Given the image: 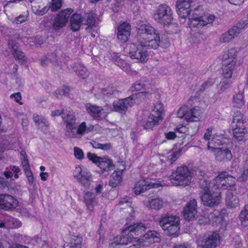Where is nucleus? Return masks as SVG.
I'll return each mask as SVG.
<instances>
[{"label":"nucleus","instance_id":"nucleus-33","mask_svg":"<svg viewBox=\"0 0 248 248\" xmlns=\"http://www.w3.org/2000/svg\"><path fill=\"white\" fill-rule=\"evenodd\" d=\"M232 103L233 107L241 108L245 104L244 92L243 90L239 91L233 95Z\"/></svg>","mask_w":248,"mask_h":248},{"label":"nucleus","instance_id":"nucleus-3","mask_svg":"<svg viewBox=\"0 0 248 248\" xmlns=\"http://www.w3.org/2000/svg\"><path fill=\"white\" fill-rule=\"evenodd\" d=\"M138 36L141 44L145 46L156 49L159 46V33L149 24L142 22L139 25Z\"/></svg>","mask_w":248,"mask_h":248},{"label":"nucleus","instance_id":"nucleus-9","mask_svg":"<svg viewBox=\"0 0 248 248\" xmlns=\"http://www.w3.org/2000/svg\"><path fill=\"white\" fill-rule=\"evenodd\" d=\"M151 93L149 92H140L137 94H133L130 96L117 101L113 103L114 111L121 113H124L128 107L132 106L136 103V99L137 96L141 97L145 93Z\"/></svg>","mask_w":248,"mask_h":248},{"label":"nucleus","instance_id":"nucleus-29","mask_svg":"<svg viewBox=\"0 0 248 248\" xmlns=\"http://www.w3.org/2000/svg\"><path fill=\"white\" fill-rule=\"evenodd\" d=\"M227 207L230 209H234L239 206V199L238 197L233 194L232 190H228L226 193L225 199Z\"/></svg>","mask_w":248,"mask_h":248},{"label":"nucleus","instance_id":"nucleus-30","mask_svg":"<svg viewBox=\"0 0 248 248\" xmlns=\"http://www.w3.org/2000/svg\"><path fill=\"white\" fill-rule=\"evenodd\" d=\"M162 119L159 116H156L153 114H150L146 120L143 122L142 125L144 129L152 130L156 125L159 124L162 121Z\"/></svg>","mask_w":248,"mask_h":248},{"label":"nucleus","instance_id":"nucleus-21","mask_svg":"<svg viewBox=\"0 0 248 248\" xmlns=\"http://www.w3.org/2000/svg\"><path fill=\"white\" fill-rule=\"evenodd\" d=\"M237 62V51L234 48H231L224 51L222 64L225 65L236 66Z\"/></svg>","mask_w":248,"mask_h":248},{"label":"nucleus","instance_id":"nucleus-58","mask_svg":"<svg viewBox=\"0 0 248 248\" xmlns=\"http://www.w3.org/2000/svg\"><path fill=\"white\" fill-rule=\"evenodd\" d=\"M70 112H73V111L70 109H69V110H67V109H66V110L57 109V110L52 111L51 116L52 117H55V116H58L62 115V119H63V115H65V116H66L67 114L68 113H70Z\"/></svg>","mask_w":248,"mask_h":248},{"label":"nucleus","instance_id":"nucleus-34","mask_svg":"<svg viewBox=\"0 0 248 248\" xmlns=\"http://www.w3.org/2000/svg\"><path fill=\"white\" fill-rule=\"evenodd\" d=\"M82 17L80 15L75 13L72 15L70 19V28L74 31H78L81 25Z\"/></svg>","mask_w":248,"mask_h":248},{"label":"nucleus","instance_id":"nucleus-59","mask_svg":"<svg viewBox=\"0 0 248 248\" xmlns=\"http://www.w3.org/2000/svg\"><path fill=\"white\" fill-rule=\"evenodd\" d=\"M62 6V0H52L51 5L48 7L52 12H55Z\"/></svg>","mask_w":248,"mask_h":248},{"label":"nucleus","instance_id":"nucleus-25","mask_svg":"<svg viewBox=\"0 0 248 248\" xmlns=\"http://www.w3.org/2000/svg\"><path fill=\"white\" fill-rule=\"evenodd\" d=\"M140 240L141 246H149L159 241V234L155 231H149Z\"/></svg>","mask_w":248,"mask_h":248},{"label":"nucleus","instance_id":"nucleus-49","mask_svg":"<svg viewBox=\"0 0 248 248\" xmlns=\"http://www.w3.org/2000/svg\"><path fill=\"white\" fill-rule=\"evenodd\" d=\"M100 91L102 93V94H99L96 95V98L98 99L103 98L105 95L108 94H114L117 92L115 89L111 87H108L106 89H101Z\"/></svg>","mask_w":248,"mask_h":248},{"label":"nucleus","instance_id":"nucleus-56","mask_svg":"<svg viewBox=\"0 0 248 248\" xmlns=\"http://www.w3.org/2000/svg\"><path fill=\"white\" fill-rule=\"evenodd\" d=\"M188 111V108L186 106H183L180 107L177 112V116L180 118H184L186 121V115Z\"/></svg>","mask_w":248,"mask_h":248},{"label":"nucleus","instance_id":"nucleus-11","mask_svg":"<svg viewBox=\"0 0 248 248\" xmlns=\"http://www.w3.org/2000/svg\"><path fill=\"white\" fill-rule=\"evenodd\" d=\"M138 45L132 44L130 46L129 56L133 59H136L139 62H145L149 58L147 51L145 48H151L141 44V41H139Z\"/></svg>","mask_w":248,"mask_h":248},{"label":"nucleus","instance_id":"nucleus-23","mask_svg":"<svg viewBox=\"0 0 248 248\" xmlns=\"http://www.w3.org/2000/svg\"><path fill=\"white\" fill-rule=\"evenodd\" d=\"M117 31V36L119 41L122 43L127 42L131 33L130 24L126 22H124L118 27Z\"/></svg>","mask_w":248,"mask_h":248},{"label":"nucleus","instance_id":"nucleus-14","mask_svg":"<svg viewBox=\"0 0 248 248\" xmlns=\"http://www.w3.org/2000/svg\"><path fill=\"white\" fill-rule=\"evenodd\" d=\"M149 178H142L137 181L133 188V191L136 195L140 194L153 188L162 186L160 182H154Z\"/></svg>","mask_w":248,"mask_h":248},{"label":"nucleus","instance_id":"nucleus-19","mask_svg":"<svg viewBox=\"0 0 248 248\" xmlns=\"http://www.w3.org/2000/svg\"><path fill=\"white\" fill-rule=\"evenodd\" d=\"M210 151L214 153L216 160L218 162H227L232 158L231 151L227 147H218Z\"/></svg>","mask_w":248,"mask_h":248},{"label":"nucleus","instance_id":"nucleus-48","mask_svg":"<svg viewBox=\"0 0 248 248\" xmlns=\"http://www.w3.org/2000/svg\"><path fill=\"white\" fill-rule=\"evenodd\" d=\"M233 82L234 81L222 78L219 85V93H222L227 91Z\"/></svg>","mask_w":248,"mask_h":248},{"label":"nucleus","instance_id":"nucleus-41","mask_svg":"<svg viewBox=\"0 0 248 248\" xmlns=\"http://www.w3.org/2000/svg\"><path fill=\"white\" fill-rule=\"evenodd\" d=\"M248 133V130L245 125L242 126H235L233 129V135L234 137L239 140H242V138Z\"/></svg>","mask_w":248,"mask_h":248},{"label":"nucleus","instance_id":"nucleus-40","mask_svg":"<svg viewBox=\"0 0 248 248\" xmlns=\"http://www.w3.org/2000/svg\"><path fill=\"white\" fill-rule=\"evenodd\" d=\"M240 224L248 228V204L245 205L238 216Z\"/></svg>","mask_w":248,"mask_h":248},{"label":"nucleus","instance_id":"nucleus-44","mask_svg":"<svg viewBox=\"0 0 248 248\" xmlns=\"http://www.w3.org/2000/svg\"><path fill=\"white\" fill-rule=\"evenodd\" d=\"M74 71L83 78H85L88 76V72L87 68L80 63L74 64L72 67Z\"/></svg>","mask_w":248,"mask_h":248},{"label":"nucleus","instance_id":"nucleus-53","mask_svg":"<svg viewBox=\"0 0 248 248\" xmlns=\"http://www.w3.org/2000/svg\"><path fill=\"white\" fill-rule=\"evenodd\" d=\"M181 151V150L179 149L178 151L170 152L168 154L167 157L170 163H172L177 159Z\"/></svg>","mask_w":248,"mask_h":248},{"label":"nucleus","instance_id":"nucleus-13","mask_svg":"<svg viewBox=\"0 0 248 248\" xmlns=\"http://www.w3.org/2000/svg\"><path fill=\"white\" fill-rule=\"evenodd\" d=\"M221 242V237L214 232L207 237L200 236L197 240L198 247L201 248H216Z\"/></svg>","mask_w":248,"mask_h":248},{"label":"nucleus","instance_id":"nucleus-47","mask_svg":"<svg viewBox=\"0 0 248 248\" xmlns=\"http://www.w3.org/2000/svg\"><path fill=\"white\" fill-rule=\"evenodd\" d=\"M236 179L239 182H246L248 179V169L243 168L239 169Z\"/></svg>","mask_w":248,"mask_h":248},{"label":"nucleus","instance_id":"nucleus-26","mask_svg":"<svg viewBox=\"0 0 248 248\" xmlns=\"http://www.w3.org/2000/svg\"><path fill=\"white\" fill-rule=\"evenodd\" d=\"M228 140V139L225 138L223 135L215 133L211 140L208 142L207 149L211 151L212 149H217V147L216 146L226 143Z\"/></svg>","mask_w":248,"mask_h":248},{"label":"nucleus","instance_id":"nucleus-32","mask_svg":"<svg viewBox=\"0 0 248 248\" xmlns=\"http://www.w3.org/2000/svg\"><path fill=\"white\" fill-rule=\"evenodd\" d=\"M202 114V110L198 107H196L188 109L186 115V122H198L201 118Z\"/></svg>","mask_w":248,"mask_h":248},{"label":"nucleus","instance_id":"nucleus-35","mask_svg":"<svg viewBox=\"0 0 248 248\" xmlns=\"http://www.w3.org/2000/svg\"><path fill=\"white\" fill-rule=\"evenodd\" d=\"M143 203L147 207L156 210L160 209L163 204V202L160 198H156L152 200L144 201Z\"/></svg>","mask_w":248,"mask_h":248},{"label":"nucleus","instance_id":"nucleus-4","mask_svg":"<svg viewBox=\"0 0 248 248\" xmlns=\"http://www.w3.org/2000/svg\"><path fill=\"white\" fill-rule=\"evenodd\" d=\"M63 120L66 124V135L72 138H79L84 134L93 130L94 126L87 125L86 122H82L76 128V119L73 112H70L66 116L63 115Z\"/></svg>","mask_w":248,"mask_h":248},{"label":"nucleus","instance_id":"nucleus-24","mask_svg":"<svg viewBox=\"0 0 248 248\" xmlns=\"http://www.w3.org/2000/svg\"><path fill=\"white\" fill-rule=\"evenodd\" d=\"M29 2L31 4L32 12L36 15L42 16L49 9L43 0H29Z\"/></svg>","mask_w":248,"mask_h":248},{"label":"nucleus","instance_id":"nucleus-10","mask_svg":"<svg viewBox=\"0 0 248 248\" xmlns=\"http://www.w3.org/2000/svg\"><path fill=\"white\" fill-rule=\"evenodd\" d=\"M87 157L90 161L95 164L101 169L98 172L100 174L111 170L114 166L111 159L107 156L100 157L94 153L88 152Z\"/></svg>","mask_w":248,"mask_h":248},{"label":"nucleus","instance_id":"nucleus-43","mask_svg":"<svg viewBox=\"0 0 248 248\" xmlns=\"http://www.w3.org/2000/svg\"><path fill=\"white\" fill-rule=\"evenodd\" d=\"M163 113L164 108L163 104L159 101H157L154 104L150 113L156 116H159L160 118L163 119Z\"/></svg>","mask_w":248,"mask_h":248},{"label":"nucleus","instance_id":"nucleus-22","mask_svg":"<svg viewBox=\"0 0 248 248\" xmlns=\"http://www.w3.org/2000/svg\"><path fill=\"white\" fill-rule=\"evenodd\" d=\"M85 108L87 112L95 119L101 120L106 118V114L101 107L88 103L85 105Z\"/></svg>","mask_w":248,"mask_h":248},{"label":"nucleus","instance_id":"nucleus-57","mask_svg":"<svg viewBox=\"0 0 248 248\" xmlns=\"http://www.w3.org/2000/svg\"><path fill=\"white\" fill-rule=\"evenodd\" d=\"M143 88H146L145 84L142 81H137L132 85L131 90L132 91H138Z\"/></svg>","mask_w":248,"mask_h":248},{"label":"nucleus","instance_id":"nucleus-61","mask_svg":"<svg viewBox=\"0 0 248 248\" xmlns=\"http://www.w3.org/2000/svg\"><path fill=\"white\" fill-rule=\"evenodd\" d=\"M10 98L12 99H14L15 101L21 104L22 103L20 102L22 97L20 93H16L12 94L10 95Z\"/></svg>","mask_w":248,"mask_h":248},{"label":"nucleus","instance_id":"nucleus-5","mask_svg":"<svg viewBox=\"0 0 248 248\" xmlns=\"http://www.w3.org/2000/svg\"><path fill=\"white\" fill-rule=\"evenodd\" d=\"M192 175L189 169L186 166H180L173 171L170 179L173 186H186L190 184Z\"/></svg>","mask_w":248,"mask_h":248},{"label":"nucleus","instance_id":"nucleus-2","mask_svg":"<svg viewBox=\"0 0 248 248\" xmlns=\"http://www.w3.org/2000/svg\"><path fill=\"white\" fill-rule=\"evenodd\" d=\"M192 2V0H177L176 9L179 16L185 18L190 16L188 25L191 29L202 28L212 23L215 19V16L208 13L201 15L200 12L202 11L201 6L195 8L192 11V14L190 15V5Z\"/></svg>","mask_w":248,"mask_h":248},{"label":"nucleus","instance_id":"nucleus-20","mask_svg":"<svg viewBox=\"0 0 248 248\" xmlns=\"http://www.w3.org/2000/svg\"><path fill=\"white\" fill-rule=\"evenodd\" d=\"M197 213V202L195 199H192L184 208L183 214L185 219L188 221L195 218Z\"/></svg>","mask_w":248,"mask_h":248},{"label":"nucleus","instance_id":"nucleus-38","mask_svg":"<svg viewBox=\"0 0 248 248\" xmlns=\"http://www.w3.org/2000/svg\"><path fill=\"white\" fill-rule=\"evenodd\" d=\"M21 174L20 169L16 166H10L6 168L4 172V174L7 178H11L14 176L16 179H17Z\"/></svg>","mask_w":248,"mask_h":248},{"label":"nucleus","instance_id":"nucleus-42","mask_svg":"<svg viewBox=\"0 0 248 248\" xmlns=\"http://www.w3.org/2000/svg\"><path fill=\"white\" fill-rule=\"evenodd\" d=\"M4 221L7 225V227L11 229H16L21 227L22 223L17 218L10 216H6L4 218Z\"/></svg>","mask_w":248,"mask_h":248},{"label":"nucleus","instance_id":"nucleus-31","mask_svg":"<svg viewBox=\"0 0 248 248\" xmlns=\"http://www.w3.org/2000/svg\"><path fill=\"white\" fill-rule=\"evenodd\" d=\"M122 167L119 170H115L111 175L109 180V185L112 187L119 186L122 181V173L125 170V167L122 164Z\"/></svg>","mask_w":248,"mask_h":248},{"label":"nucleus","instance_id":"nucleus-6","mask_svg":"<svg viewBox=\"0 0 248 248\" xmlns=\"http://www.w3.org/2000/svg\"><path fill=\"white\" fill-rule=\"evenodd\" d=\"M159 225L167 235L177 236L180 230V218L176 216L165 215L161 217Z\"/></svg>","mask_w":248,"mask_h":248},{"label":"nucleus","instance_id":"nucleus-54","mask_svg":"<svg viewBox=\"0 0 248 248\" xmlns=\"http://www.w3.org/2000/svg\"><path fill=\"white\" fill-rule=\"evenodd\" d=\"M25 175L27 179V182L28 184L33 187V188L35 186V181L33 175V173L31 170H28L24 171Z\"/></svg>","mask_w":248,"mask_h":248},{"label":"nucleus","instance_id":"nucleus-62","mask_svg":"<svg viewBox=\"0 0 248 248\" xmlns=\"http://www.w3.org/2000/svg\"><path fill=\"white\" fill-rule=\"evenodd\" d=\"M102 110L106 114V117H107L108 114L114 111L113 108H112L111 107L108 105H107L102 108Z\"/></svg>","mask_w":248,"mask_h":248},{"label":"nucleus","instance_id":"nucleus-15","mask_svg":"<svg viewBox=\"0 0 248 248\" xmlns=\"http://www.w3.org/2000/svg\"><path fill=\"white\" fill-rule=\"evenodd\" d=\"M74 12L73 9L68 8L62 10L55 17L52 28L55 31H59L64 27L68 22L69 17Z\"/></svg>","mask_w":248,"mask_h":248},{"label":"nucleus","instance_id":"nucleus-60","mask_svg":"<svg viewBox=\"0 0 248 248\" xmlns=\"http://www.w3.org/2000/svg\"><path fill=\"white\" fill-rule=\"evenodd\" d=\"M74 155L75 157L79 160H82L84 158V153L80 148L75 147L74 148Z\"/></svg>","mask_w":248,"mask_h":248},{"label":"nucleus","instance_id":"nucleus-28","mask_svg":"<svg viewBox=\"0 0 248 248\" xmlns=\"http://www.w3.org/2000/svg\"><path fill=\"white\" fill-rule=\"evenodd\" d=\"M8 46L14 56L20 62L22 63L25 61L23 53L19 48L17 44L13 40H10L8 43Z\"/></svg>","mask_w":248,"mask_h":248},{"label":"nucleus","instance_id":"nucleus-45","mask_svg":"<svg viewBox=\"0 0 248 248\" xmlns=\"http://www.w3.org/2000/svg\"><path fill=\"white\" fill-rule=\"evenodd\" d=\"M246 122V118L243 113L238 111L234 113L232 123L235 126H241L244 125Z\"/></svg>","mask_w":248,"mask_h":248},{"label":"nucleus","instance_id":"nucleus-46","mask_svg":"<svg viewBox=\"0 0 248 248\" xmlns=\"http://www.w3.org/2000/svg\"><path fill=\"white\" fill-rule=\"evenodd\" d=\"M82 237L80 235L73 236L70 245H65L64 248H81Z\"/></svg>","mask_w":248,"mask_h":248},{"label":"nucleus","instance_id":"nucleus-52","mask_svg":"<svg viewBox=\"0 0 248 248\" xmlns=\"http://www.w3.org/2000/svg\"><path fill=\"white\" fill-rule=\"evenodd\" d=\"M215 132V129L213 126H210L206 129V131L203 136V139L205 140L209 141L213 137Z\"/></svg>","mask_w":248,"mask_h":248},{"label":"nucleus","instance_id":"nucleus-50","mask_svg":"<svg viewBox=\"0 0 248 248\" xmlns=\"http://www.w3.org/2000/svg\"><path fill=\"white\" fill-rule=\"evenodd\" d=\"M69 88L67 87H62L61 88L57 89L55 94L57 98H62L64 96H66L69 93Z\"/></svg>","mask_w":248,"mask_h":248},{"label":"nucleus","instance_id":"nucleus-55","mask_svg":"<svg viewBox=\"0 0 248 248\" xmlns=\"http://www.w3.org/2000/svg\"><path fill=\"white\" fill-rule=\"evenodd\" d=\"M28 19V15H20L18 17L10 19V21L14 24H21L27 21Z\"/></svg>","mask_w":248,"mask_h":248},{"label":"nucleus","instance_id":"nucleus-1","mask_svg":"<svg viewBox=\"0 0 248 248\" xmlns=\"http://www.w3.org/2000/svg\"><path fill=\"white\" fill-rule=\"evenodd\" d=\"M235 182V178L229 175L226 171L220 172L213 182L204 178L201 179L200 186L201 191L200 196L203 204L210 207L218 205L221 200L220 192L214 191L213 189H227L233 186Z\"/></svg>","mask_w":248,"mask_h":248},{"label":"nucleus","instance_id":"nucleus-17","mask_svg":"<svg viewBox=\"0 0 248 248\" xmlns=\"http://www.w3.org/2000/svg\"><path fill=\"white\" fill-rule=\"evenodd\" d=\"M19 202L16 199L8 194H0V209L6 211L15 210Z\"/></svg>","mask_w":248,"mask_h":248},{"label":"nucleus","instance_id":"nucleus-16","mask_svg":"<svg viewBox=\"0 0 248 248\" xmlns=\"http://www.w3.org/2000/svg\"><path fill=\"white\" fill-rule=\"evenodd\" d=\"M146 227L142 223H134L130 225L127 228L125 229L122 232L121 236L129 237L131 239H139L134 235H139L141 234L145 230Z\"/></svg>","mask_w":248,"mask_h":248},{"label":"nucleus","instance_id":"nucleus-7","mask_svg":"<svg viewBox=\"0 0 248 248\" xmlns=\"http://www.w3.org/2000/svg\"><path fill=\"white\" fill-rule=\"evenodd\" d=\"M154 18L157 22L164 25H169L173 20L172 10L166 4H161L155 13Z\"/></svg>","mask_w":248,"mask_h":248},{"label":"nucleus","instance_id":"nucleus-36","mask_svg":"<svg viewBox=\"0 0 248 248\" xmlns=\"http://www.w3.org/2000/svg\"><path fill=\"white\" fill-rule=\"evenodd\" d=\"M235 67L234 66L222 64V78L234 81V78L232 77V74L235 70Z\"/></svg>","mask_w":248,"mask_h":248},{"label":"nucleus","instance_id":"nucleus-64","mask_svg":"<svg viewBox=\"0 0 248 248\" xmlns=\"http://www.w3.org/2000/svg\"><path fill=\"white\" fill-rule=\"evenodd\" d=\"M173 248H192L191 246L186 243L183 244H177L174 246Z\"/></svg>","mask_w":248,"mask_h":248},{"label":"nucleus","instance_id":"nucleus-12","mask_svg":"<svg viewBox=\"0 0 248 248\" xmlns=\"http://www.w3.org/2000/svg\"><path fill=\"white\" fill-rule=\"evenodd\" d=\"M113 248H140L141 242L140 239H131L126 236H118L111 243Z\"/></svg>","mask_w":248,"mask_h":248},{"label":"nucleus","instance_id":"nucleus-37","mask_svg":"<svg viewBox=\"0 0 248 248\" xmlns=\"http://www.w3.org/2000/svg\"><path fill=\"white\" fill-rule=\"evenodd\" d=\"M113 59L116 64L119 66L125 72H128L130 69V65L127 63L122 57L117 53H114Z\"/></svg>","mask_w":248,"mask_h":248},{"label":"nucleus","instance_id":"nucleus-63","mask_svg":"<svg viewBox=\"0 0 248 248\" xmlns=\"http://www.w3.org/2000/svg\"><path fill=\"white\" fill-rule=\"evenodd\" d=\"M112 147L111 144L109 142L106 143L105 144L100 143V149L104 151H108L110 150Z\"/></svg>","mask_w":248,"mask_h":248},{"label":"nucleus","instance_id":"nucleus-8","mask_svg":"<svg viewBox=\"0 0 248 248\" xmlns=\"http://www.w3.org/2000/svg\"><path fill=\"white\" fill-rule=\"evenodd\" d=\"M247 21H241L233 26L227 31L222 33L219 37V42L228 43L236 38L248 25Z\"/></svg>","mask_w":248,"mask_h":248},{"label":"nucleus","instance_id":"nucleus-51","mask_svg":"<svg viewBox=\"0 0 248 248\" xmlns=\"http://www.w3.org/2000/svg\"><path fill=\"white\" fill-rule=\"evenodd\" d=\"M33 120L34 122L38 125L43 124L45 126L47 127L49 126V124L47 120L41 116L34 114L33 115Z\"/></svg>","mask_w":248,"mask_h":248},{"label":"nucleus","instance_id":"nucleus-39","mask_svg":"<svg viewBox=\"0 0 248 248\" xmlns=\"http://www.w3.org/2000/svg\"><path fill=\"white\" fill-rule=\"evenodd\" d=\"M97 16L96 14L93 12H90L85 14L83 21L85 24L88 26V28L95 27L97 21Z\"/></svg>","mask_w":248,"mask_h":248},{"label":"nucleus","instance_id":"nucleus-18","mask_svg":"<svg viewBox=\"0 0 248 248\" xmlns=\"http://www.w3.org/2000/svg\"><path fill=\"white\" fill-rule=\"evenodd\" d=\"M74 176L77 180L86 187L89 186L90 182L92 178V175L86 168L82 169L81 167H76L74 172Z\"/></svg>","mask_w":248,"mask_h":248},{"label":"nucleus","instance_id":"nucleus-27","mask_svg":"<svg viewBox=\"0 0 248 248\" xmlns=\"http://www.w3.org/2000/svg\"><path fill=\"white\" fill-rule=\"evenodd\" d=\"M83 199L87 209L90 212L93 211L94 207L97 204L95 195L91 192H86L84 193Z\"/></svg>","mask_w":248,"mask_h":248}]
</instances>
